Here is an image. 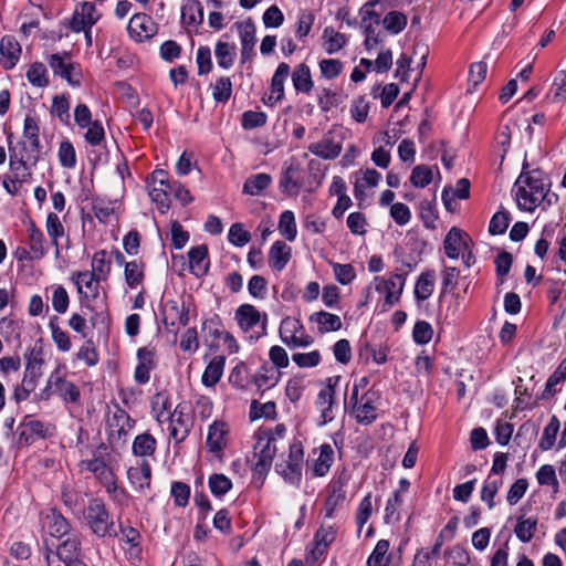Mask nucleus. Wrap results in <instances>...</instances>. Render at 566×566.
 <instances>
[{"label":"nucleus","mask_w":566,"mask_h":566,"mask_svg":"<svg viewBox=\"0 0 566 566\" xmlns=\"http://www.w3.org/2000/svg\"><path fill=\"white\" fill-rule=\"evenodd\" d=\"M272 184V177L261 172L249 177L243 185V192L250 196H258Z\"/></svg>","instance_id":"nucleus-42"},{"label":"nucleus","mask_w":566,"mask_h":566,"mask_svg":"<svg viewBox=\"0 0 566 566\" xmlns=\"http://www.w3.org/2000/svg\"><path fill=\"white\" fill-rule=\"evenodd\" d=\"M45 230L48 235L51 239V243L54 247V255L55 258H60V244L59 239L64 237L65 230L64 227L56 213L50 212L46 217L45 221Z\"/></svg>","instance_id":"nucleus-34"},{"label":"nucleus","mask_w":566,"mask_h":566,"mask_svg":"<svg viewBox=\"0 0 566 566\" xmlns=\"http://www.w3.org/2000/svg\"><path fill=\"white\" fill-rule=\"evenodd\" d=\"M214 55L218 65L224 70H228L234 64L237 48L234 44L219 41L214 48Z\"/></svg>","instance_id":"nucleus-39"},{"label":"nucleus","mask_w":566,"mask_h":566,"mask_svg":"<svg viewBox=\"0 0 566 566\" xmlns=\"http://www.w3.org/2000/svg\"><path fill=\"white\" fill-rule=\"evenodd\" d=\"M101 17L102 13L98 12L93 2L84 1L74 10L70 21V29L76 33L82 32L84 29H92Z\"/></svg>","instance_id":"nucleus-7"},{"label":"nucleus","mask_w":566,"mask_h":566,"mask_svg":"<svg viewBox=\"0 0 566 566\" xmlns=\"http://www.w3.org/2000/svg\"><path fill=\"white\" fill-rule=\"evenodd\" d=\"M325 516L331 518L336 509L342 505L346 499L345 482L342 479L332 480L326 488Z\"/></svg>","instance_id":"nucleus-20"},{"label":"nucleus","mask_w":566,"mask_h":566,"mask_svg":"<svg viewBox=\"0 0 566 566\" xmlns=\"http://www.w3.org/2000/svg\"><path fill=\"white\" fill-rule=\"evenodd\" d=\"M514 402L512 406V415L510 419H516L520 412L531 410L535 406V400L532 394L526 387L522 385V378H518V382L515 385L514 390Z\"/></svg>","instance_id":"nucleus-27"},{"label":"nucleus","mask_w":566,"mask_h":566,"mask_svg":"<svg viewBox=\"0 0 566 566\" xmlns=\"http://www.w3.org/2000/svg\"><path fill=\"white\" fill-rule=\"evenodd\" d=\"M325 39V50L328 54L338 52L346 44V38L339 32H335L332 28H326L323 32Z\"/></svg>","instance_id":"nucleus-60"},{"label":"nucleus","mask_w":566,"mask_h":566,"mask_svg":"<svg viewBox=\"0 0 566 566\" xmlns=\"http://www.w3.org/2000/svg\"><path fill=\"white\" fill-rule=\"evenodd\" d=\"M127 30L132 39L143 42L155 34V24L145 13H137L129 20Z\"/></svg>","instance_id":"nucleus-18"},{"label":"nucleus","mask_w":566,"mask_h":566,"mask_svg":"<svg viewBox=\"0 0 566 566\" xmlns=\"http://www.w3.org/2000/svg\"><path fill=\"white\" fill-rule=\"evenodd\" d=\"M127 479L134 490L138 493L145 494L150 489L151 469L146 459H142L136 465L127 470Z\"/></svg>","instance_id":"nucleus-13"},{"label":"nucleus","mask_w":566,"mask_h":566,"mask_svg":"<svg viewBox=\"0 0 566 566\" xmlns=\"http://www.w3.org/2000/svg\"><path fill=\"white\" fill-rule=\"evenodd\" d=\"M28 81L36 87H45L49 84L46 67L43 63L34 62L27 71Z\"/></svg>","instance_id":"nucleus-54"},{"label":"nucleus","mask_w":566,"mask_h":566,"mask_svg":"<svg viewBox=\"0 0 566 566\" xmlns=\"http://www.w3.org/2000/svg\"><path fill=\"white\" fill-rule=\"evenodd\" d=\"M566 379V357L559 363L554 373L548 377L542 398H548L556 392L555 387Z\"/></svg>","instance_id":"nucleus-50"},{"label":"nucleus","mask_w":566,"mask_h":566,"mask_svg":"<svg viewBox=\"0 0 566 566\" xmlns=\"http://www.w3.org/2000/svg\"><path fill=\"white\" fill-rule=\"evenodd\" d=\"M51 303L53 310L59 314L66 313L70 305V296L65 287L57 285L53 287Z\"/></svg>","instance_id":"nucleus-63"},{"label":"nucleus","mask_w":566,"mask_h":566,"mask_svg":"<svg viewBox=\"0 0 566 566\" xmlns=\"http://www.w3.org/2000/svg\"><path fill=\"white\" fill-rule=\"evenodd\" d=\"M302 331L303 325L301 322L294 317L287 316L281 322L280 337L282 342L287 345L291 340V337H295Z\"/></svg>","instance_id":"nucleus-59"},{"label":"nucleus","mask_w":566,"mask_h":566,"mask_svg":"<svg viewBox=\"0 0 566 566\" xmlns=\"http://www.w3.org/2000/svg\"><path fill=\"white\" fill-rule=\"evenodd\" d=\"M10 150V168L14 172L15 181L21 186L30 177L29 166H34L38 161L36 154L18 153L17 147Z\"/></svg>","instance_id":"nucleus-11"},{"label":"nucleus","mask_w":566,"mask_h":566,"mask_svg":"<svg viewBox=\"0 0 566 566\" xmlns=\"http://www.w3.org/2000/svg\"><path fill=\"white\" fill-rule=\"evenodd\" d=\"M502 483V479H492L491 474L484 481L481 490V500L488 504L489 510H492L495 506L494 497Z\"/></svg>","instance_id":"nucleus-52"},{"label":"nucleus","mask_w":566,"mask_h":566,"mask_svg":"<svg viewBox=\"0 0 566 566\" xmlns=\"http://www.w3.org/2000/svg\"><path fill=\"white\" fill-rule=\"evenodd\" d=\"M408 23V18L400 11H389L381 20L384 29L390 34L401 33Z\"/></svg>","instance_id":"nucleus-40"},{"label":"nucleus","mask_w":566,"mask_h":566,"mask_svg":"<svg viewBox=\"0 0 566 566\" xmlns=\"http://www.w3.org/2000/svg\"><path fill=\"white\" fill-rule=\"evenodd\" d=\"M72 280L76 285L77 293L84 298H96L99 294V282L102 279L97 277L90 271L75 272Z\"/></svg>","instance_id":"nucleus-16"},{"label":"nucleus","mask_w":566,"mask_h":566,"mask_svg":"<svg viewBox=\"0 0 566 566\" xmlns=\"http://www.w3.org/2000/svg\"><path fill=\"white\" fill-rule=\"evenodd\" d=\"M432 178L433 171L430 166L418 165L411 171L410 182L416 188H424L432 181Z\"/></svg>","instance_id":"nucleus-56"},{"label":"nucleus","mask_w":566,"mask_h":566,"mask_svg":"<svg viewBox=\"0 0 566 566\" xmlns=\"http://www.w3.org/2000/svg\"><path fill=\"white\" fill-rule=\"evenodd\" d=\"M355 405L353 407V411L355 413V417L357 421L359 422H373L377 418V407L376 402L378 400V394L373 390H368L360 399H354Z\"/></svg>","instance_id":"nucleus-14"},{"label":"nucleus","mask_w":566,"mask_h":566,"mask_svg":"<svg viewBox=\"0 0 566 566\" xmlns=\"http://www.w3.org/2000/svg\"><path fill=\"white\" fill-rule=\"evenodd\" d=\"M536 480L541 486H551L554 493L559 491V482L555 468L552 464H543L536 472Z\"/></svg>","instance_id":"nucleus-48"},{"label":"nucleus","mask_w":566,"mask_h":566,"mask_svg":"<svg viewBox=\"0 0 566 566\" xmlns=\"http://www.w3.org/2000/svg\"><path fill=\"white\" fill-rule=\"evenodd\" d=\"M112 501L122 507H127L130 503V494L122 486L117 485L116 478L103 485Z\"/></svg>","instance_id":"nucleus-47"},{"label":"nucleus","mask_w":566,"mask_h":566,"mask_svg":"<svg viewBox=\"0 0 566 566\" xmlns=\"http://www.w3.org/2000/svg\"><path fill=\"white\" fill-rule=\"evenodd\" d=\"M230 441V430L227 427H209L206 447L216 459L222 460Z\"/></svg>","instance_id":"nucleus-12"},{"label":"nucleus","mask_w":566,"mask_h":566,"mask_svg":"<svg viewBox=\"0 0 566 566\" xmlns=\"http://www.w3.org/2000/svg\"><path fill=\"white\" fill-rule=\"evenodd\" d=\"M170 190V186H159L148 184V195L153 202L157 205L158 210L161 213L168 211L170 207V199L168 191Z\"/></svg>","instance_id":"nucleus-44"},{"label":"nucleus","mask_w":566,"mask_h":566,"mask_svg":"<svg viewBox=\"0 0 566 566\" xmlns=\"http://www.w3.org/2000/svg\"><path fill=\"white\" fill-rule=\"evenodd\" d=\"M226 358L221 355L214 356L207 365L201 381L206 387L214 386L222 377Z\"/></svg>","instance_id":"nucleus-33"},{"label":"nucleus","mask_w":566,"mask_h":566,"mask_svg":"<svg viewBox=\"0 0 566 566\" xmlns=\"http://www.w3.org/2000/svg\"><path fill=\"white\" fill-rule=\"evenodd\" d=\"M24 357L27 363L21 384L34 391L42 376V365L44 363L42 349L40 347H32L25 353Z\"/></svg>","instance_id":"nucleus-8"},{"label":"nucleus","mask_w":566,"mask_h":566,"mask_svg":"<svg viewBox=\"0 0 566 566\" xmlns=\"http://www.w3.org/2000/svg\"><path fill=\"white\" fill-rule=\"evenodd\" d=\"M291 259V248L283 241H275L269 251V263L276 271H282Z\"/></svg>","instance_id":"nucleus-32"},{"label":"nucleus","mask_w":566,"mask_h":566,"mask_svg":"<svg viewBox=\"0 0 566 566\" xmlns=\"http://www.w3.org/2000/svg\"><path fill=\"white\" fill-rule=\"evenodd\" d=\"M56 557L63 563H70L82 557L81 541L75 534L70 535L56 548Z\"/></svg>","instance_id":"nucleus-30"},{"label":"nucleus","mask_w":566,"mask_h":566,"mask_svg":"<svg viewBox=\"0 0 566 566\" xmlns=\"http://www.w3.org/2000/svg\"><path fill=\"white\" fill-rule=\"evenodd\" d=\"M295 174V169L290 167L282 174L280 178L281 191L291 197L297 196L301 189V184L296 179Z\"/></svg>","instance_id":"nucleus-51"},{"label":"nucleus","mask_w":566,"mask_h":566,"mask_svg":"<svg viewBox=\"0 0 566 566\" xmlns=\"http://www.w3.org/2000/svg\"><path fill=\"white\" fill-rule=\"evenodd\" d=\"M92 271L97 277L106 281L111 272V260L105 250L97 251L92 259Z\"/></svg>","instance_id":"nucleus-46"},{"label":"nucleus","mask_w":566,"mask_h":566,"mask_svg":"<svg viewBox=\"0 0 566 566\" xmlns=\"http://www.w3.org/2000/svg\"><path fill=\"white\" fill-rule=\"evenodd\" d=\"M537 530L536 517L520 516L514 527V534L522 543H528L534 537Z\"/></svg>","instance_id":"nucleus-41"},{"label":"nucleus","mask_w":566,"mask_h":566,"mask_svg":"<svg viewBox=\"0 0 566 566\" xmlns=\"http://www.w3.org/2000/svg\"><path fill=\"white\" fill-rule=\"evenodd\" d=\"M21 55L20 43L11 35H4L0 41V64L6 69H13Z\"/></svg>","instance_id":"nucleus-23"},{"label":"nucleus","mask_w":566,"mask_h":566,"mask_svg":"<svg viewBox=\"0 0 566 566\" xmlns=\"http://www.w3.org/2000/svg\"><path fill=\"white\" fill-rule=\"evenodd\" d=\"M281 235L287 241H294L297 235L295 216L291 210L281 213L277 227Z\"/></svg>","instance_id":"nucleus-45"},{"label":"nucleus","mask_w":566,"mask_h":566,"mask_svg":"<svg viewBox=\"0 0 566 566\" xmlns=\"http://www.w3.org/2000/svg\"><path fill=\"white\" fill-rule=\"evenodd\" d=\"M212 97L216 102H228L232 94V82L228 76L219 77L212 85Z\"/></svg>","instance_id":"nucleus-57"},{"label":"nucleus","mask_w":566,"mask_h":566,"mask_svg":"<svg viewBox=\"0 0 566 566\" xmlns=\"http://www.w3.org/2000/svg\"><path fill=\"white\" fill-rule=\"evenodd\" d=\"M343 148L342 138L334 132H327L324 137L308 146V150L323 159H334L338 157Z\"/></svg>","instance_id":"nucleus-9"},{"label":"nucleus","mask_w":566,"mask_h":566,"mask_svg":"<svg viewBox=\"0 0 566 566\" xmlns=\"http://www.w3.org/2000/svg\"><path fill=\"white\" fill-rule=\"evenodd\" d=\"M144 279V266L140 262L134 260L125 263V281L132 289L142 284Z\"/></svg>","instance_id":"nucleus-58"},{"label":"nucleus","mask_w":566,"mask_h":566,"mask_svg":"<svg viewBox=\"0 0 566 566\" xmlns=\"http://www.w3.org/2000/svg\"><path fill=\"white\" fill-rule=\"evenodd\" d=\"M256 442L254 444L253 474L263 478L272 467V462L277 451L283 447L285 439V427H275L274 429H259L255 433Z\"/></svg>","instance_id":"nucleus-2"},{"label":"nucleus","mask_w":566,"mask_h":566,"mask_svg":"<svg viewBox=\"0 0 566 566\" xmlns=\"http://www.w3.org/2000/svg\"><path fill=\"white\" fill-rule=\"evenodd\" d=\"M39 148H40V140H39L38 123L34 117L27 116L24 118V126H23L22 148H21V150H18V153L36 154V156L39 157Z\"/></svg>","instance_id":"nucleus-24"},{"label":"nucleus","mask_w":566,"mask_h":566,"mask_svg":"<svg viewBox=\"0 0 566 566\" xmlns=\"http://www.w3.org/2000/svg\"><path fill=\"white\" fill-rule=\"evenodd\" d=\"M334 397L335 388L332 384V378H328L327 385H325L318 392L316 405L321 412L322 423L327 424L334 421Z\"/></svg>","instance_id":"nucleus-19"},{"label":"nucleus","mask_w":566,"mask_h":566,"mask_svg":"<svg viewBox=\"0 0 566 566\" xmlns=\"http://www.w3.org/2000/svg\"><path fill=\"white\" fill-rule=\"evenodd\" d=\"M59 160L64 168H74L76 165L75 149L70 140H63L57 151Z\"/></svg>","instance_id":"nucleus-64"},{"label":"nucleus","mask_w":566,"mask_h":566,"mask_svg":"<svg viewBox=\"0 0 566 566\" xmlns=\"http://www.w3.org/2000/svg\"><path fill=\"white\" fill-rule=\"evenodd\" d=\"M310 322L317 325L319 334L336 332L343 326L342 319L338 315L325 311L311 314Z\"/></svg>","instance_id":"nucleus-28"},{"label":"nucleus","mask_w":566,"mask_h":566,"mask_svg":"<svg viewBox=\"0 0 566 566\" xmlns=\"http://www.w3.org/2000/svg\"><path fill=\"white\" fill-rule=\"evenodd\" d=\"M261 314L251 304H242L235 311V321L244 332L250 331L260 323Z\"/></svg>","instance_id":"nucleus-31"},{"label":"nucleus","mask_w":566,"mask_h":566,"mask_svg":"<svg viewBox=\"0 0 566 566\" xmlns=\"http://www.w3.org/2000/svg\"><path fill=\"white\" fill-rule=\"evenodd\" d=\"M318 450V457L308 465V470L315 478L325 476L334 462V450L329 444L324 443Z\"/></svg>","instance_id":"nucleus-26"},{"label":"nucleus","mask_w":566,"mask_h":566,"mask_svg":"<svg viewBox=\"0 0 566 566\" xmlns=\"http://www.w3.org/2000/svg\"><path fill=\"white\" fill-rule=\"evenodd\" d=\"M406 284L405 274H390L388 277L376 276L373 281L375 290L384 295V306L392 307L401 297Z\"/></svg>","instance_id":"nucleus-6"},{"label":"nucleus","mask_w":566,"mask_h":566,"mask_svg":"<svg viewBox=\"0 0 566 566\" xmlns=\"http://www.w3.org/2000/svg\"><path fill=\"white\" fill-rule=\"evenodd\" d=\"M50 391L57 392L65 401L70 402L76 401L80 397L76 386L63 379L57 371L51 374L48 379L44 392L49 395Z\"/></svg>","instance_id":"nucleus-17"},{"label":"nucleus","mask_w":566,"mask_h":566,"mask_svg":"<svg viewBox=\"0 0 566 566\" xmlns=\"http://www.w3.org/2000/svg\"><path fill=\"white\" fill-rule=\"evenodd\" d=\"M290 66L287 63H280L271 80V94L268 103L274 105L281 102L284 97V83L290 75Z\"/></svg>","instance_id":"nucleus-25"},{"label":"nucleus","mask_w":566,"mask_h":566,"mask_svg":"<svg viewBox=\"0 0 566 566\" xmlns=\"http://www.w3.org/2000/svg\"><path fill=\"white\" fill-rule=\"evenodd\" d=\"M381 179V175L375 169H366L361 171V177L357 178L355 181V196L359 197V195L364 193L365 188L376 187Z\"/></svg>","instance_id":"nucleus-49"},{"label":"nucleus","mask_w":566,"mask_h":566,"mask_svg":"<svg viewBox=\"0 0 566 566\" xmlns=\"http://www.w3.org/2000/svg\"><path fill=\"white\" fill-rule=\"evenodd\" d=\"M471 239L467 232L460 228L452 227L444 240L443 249L449 259H458L462 251H467Z\"/></svg>","instance_id":"nucleus-15"},{"label":"nucleus","mask_w":566,"mask_h":566,"mask_svg":"<svg viewBox=\"0 0 566 566\" xmlns=\"http://www.w3.org/2000/svg\"><path fill=\"white\" fill-rule=\"evenodd\" d=\"M28 239L30 248V259H42L48 252V244L42 231L38 229L33 222H30L28 227Z\"/></svg>","instance_id":"nucleus-29"},{"label":"nucleus","mask_w":566,"mask_h":566,"mask_svg":"<svg viewBox=\"0 0 566 566\" xmlns=\"http://www.w3.org/2000/svg\"><path fill=\"white\" fill-rule=\"evenodd\" d=\"M281 371L274 366H262L254 375V384L261 390H268L280 381Z\"/></svg>","instance_id":"nucleus-35"},{"label":"nucleus","mask_w":566,"mask_h":566,"mask_svg":"<svg viewBox=\"0 0 566 566\" xmlns=\"http://www.w3.org/2000/svg\"><path fill=\"white\" fill-rule=\"evenodd\" d=\"M436 274L433 271H427L419 275L415 285V297L418 302L428 300L434 290Z\"/></svg>","instance_id":"nucleus-37"},{"label":"nucleus","mask_w":566,"mask_h":566,"mask_svg":"<svg viewBox=\"0 0 566 566\" xmlns=\"http://www.w3.org/2000/svg\"><path fill=\"white\" fill-rule=\"evenodd\" d=\"M151 405V411L158 424L172 422L174 415L170 411V405L166 397L161 395L155 396Z\"/></svg>","instance_id":"nucleus-43"},{"label":"nucleus","mask_w":566,"mask_h":566,"mask_svg":"<svg viewBox=\"0 0 566 566\" xmlns=\"http://www.w3.org/2000/svg\"><path fill=\"white\" fill-rule=\"evenodd\" d=\"M48 63L55 75L66 80L71 85H80V80L73 77L74 65L71 63V56L67 53L52 54Z\"/></svg>","instance_id":"nucleus-22"},{"label":"nucleus","mask_w":566,"mask_h":566,"mask_svg":"<svg viewBox=\"0 0 566 566\" xmlns=\"http://www.w3.org/2000/svg\"><path fill=\"white\" fill-rule=\"evenodd\" d=\"M208 484L211 493L217 497L223 496L232 489L231 480L222 473H214L210 475Z\"/></svg>","instance_id":"nucleus-55"},{"label":"nucleus","mask_w":566,"mask_h":566,"mask_svg":"<svg viewBox=\"0 0 566 566\" xmlns=\"http://www.w3.org/2000/svg\"><path fill=\"white\" fill-rule=\"evenodd\" d=\"M524 163L522 172L515 181V200L521 210L533 212L548 196L551 181L539 169L527 170Z\"/></svg>","instance_id":"nucleus-1"},{"label":"nucleus","mask_w":566,"mask_h":566,"mask_svg":"<svg viewBox=\"0 0 566 566\" xmlns=\"http://www.w3.org/2000/svg\"><path fill=\"white\" fill-rule=\"evenodd\" d=\"M41 525L45 534L56 538H61L70 532L67 520L54 509L41 512Z\"/></svg>","instance_id":"nucleus-10"},{"label":"nucleus","mask_w":566,"mask_h":566,"mask_svg":"<svg viewBox=\"0 0 566 566\" xmlns=\"http://www.w3.org/2000/svg\"><path fill=\"white\" fill-rule=\"evenodd\" d=\"M389 548L390 543L388 539H379L367 558V566H389L391 560Z\"/></svg>","instance_id":"nucleus-38"},{"label":"nucleus","mask_w":566,"mask_h":566,"mask_svg":"<svg viewBox=\"0 0 566 566\" xmlns=\"http://www.w3.org/2000/svg\"><path fill=\"white\" fill-rule=\"evenodd\" d=\"M292 82L297 92L308 94L314 86L310 67L304 63L298 64L292 72Z\"/></svg>","instance_id":"nucleus-36"},{"label":"nucleus","mask_w":566,"mask_h":566,"mask_svg":"<svg viewBox=\"0 0 566 566\" xmlns=\"http://www.w3.org/2000/svg\"><path fill=\"white\" fill-rule=\"evenodd\" d=\"M304 465V449L301 441L293 439L289 443V454L286 458H282L275 465L276 472L283 478V480L298 488L302 483V472Z\"/></svg>","instance_id":"nucleus-3"},{"label":"nucleus","mask_w":566,"mask_h":566,"mask_svg":"<svg viewBox=\"0 0 566 566\" xmlns=\"http://www.w3.org/2000/svg\"><path fill=\"white\" fill-rule=\"evenodd\" d=\"M241 41V61L250 60L255 45V27L251 20L235 23Z\"/></svg>","instance_id":"nucleus-21"},{"label":"nucleus","mask_w":566,"mask_h":566,"mask_svg":"<svg viewBox=\"0 0 566 566\" xmlns=\"http://www.w3.org/2000/svg\"><path fill=\"white\" fill-rule=\"evenodd\" d=\"M57 317H53L50 319L49 328L51 331L52 339L56 347L61 352H69L71 349V339L69 334L63 331L57 324H56Z\"/></svg>","instance_id":"nucleus-53"},{"label":"nucleus","mask_w":566,"mask_h":566,"mask_svg":"<svg viewBox=\"0 0 566 566\" xmlns=\"http://www.w3.org/2000/svg\"><path fill=\"white\" fill-rule=\"evenodd\" d=\"M84 518L90 530L97 536L115 535V524L112 520L106 505L99 499H93L88 502L84 511Z\"/></svg>","instance_id":"nucleus-5"},{"label":"nucleus","mask_w":566,"mask_h":566,"mask_svg":"<svg viewBox=\"0 0 566 566\" xmlns=\"http://www.w3.org/2000/svg\"><path fill=\"white\" fill-rule=\"evenodd\" d=\"M156 440L150 434H139L133 443V451L136 455L146 457L155 452Z\"/></svg>","instance_id":"nucleus-61"},{"label":"nucleus","mask_w":566,"mask_h":566,"mask_svg":"<svg viewBox=\"0 0 566 566\" xmlns=\"http://www.w3.org/2000/svg\"><path fill=\"white\" fill-rule=\"evenodd\" d=\"M111 463L109 448L105 443H101L92 451V458L82 460L78 467L82 471L93 473L99 483L104 485L116 478Z\"/></svg>","instance_id":"nucleus-4"},{"label":"nucleus","mask_w":566,"mask_h":566,"mask_svg":"<svg viewBox=\"0 0 566 566\" xmlns=\"http://www.w3.org/2000/svg\"><path fill=\"white\" fill-rule=\"evenodd\" d=\"M274 420L275 418V403L272 401L259 405L256 401L251 403L250 419L255 421L259 419Z\"/></svg>","instance_id":"nucleus-62"}]
</instances>
